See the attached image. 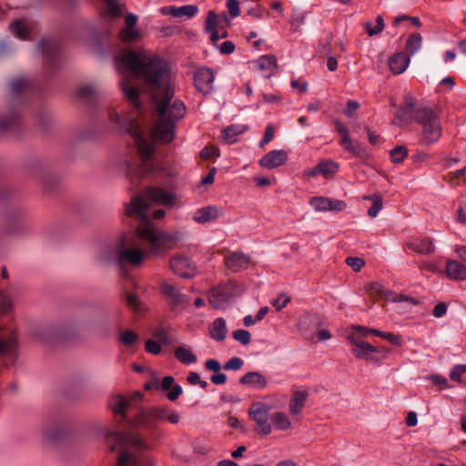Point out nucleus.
<instances>
[{
  "label": "nucleus",
  "mask_w": 466,
  "mask_h": 466,
  "mask_svg": "<svg viewBox=\"0 0 466 466\" xmlns=\"http://www.w3.org/2000/svg\"><path fill=\"white\" fill-rule=\"evenodd\" d=\"M272 420L276 426L282 431L288 430L291 425L288 416L282 412L274 413L272 415Z\"/></svg>",
  "instance_id": "nucleus-45"
},
{
  "label": "nucleus",
  "mask_w": 466,
  "mask_h": 466,
  "mask_svg": "<svg viewBox=\"0 0 466 466\" xmlns=\"http://www.w3.org/2000/svg\"><path fill=\"white\" fill-rule=\"evenodd\" d=\"M102 434L108 441H113L111 451H119L116 466H154L147 457L135 452L150 449L139 433L112 431L104 428Z\"/></svg>",
  "instance_id": "nucleus-4"
},
{
  "label": "nucleus",
  "mask_w": 466,
  "mask_h": 466,
  "mask_svg": "<svg viewBox=\"0 0 466 466\" xmlns=\"http://www.w3.org/2000/svg\"><path fill=\"white\" fill-rule=\"evenodd\" d=\"M369 334H370V329L365 327L357 326L354 328V332L349 336V339L352 345L351 352L358 359L372 361L378 360L375 354L382 351V349L380 350L378 347H374L363 339V338L367 337ZM383 351H385V350H383Z\"/></svg>",
  "instance_id": "nucleus-7"
},
{
  "label": "nucleus",
  "mask_w": 466,
  "mask_h": 466,
  "mask_svg": "<svg viewBox=\"0 0 466 466\" xmlns=\"http://www.w3.org/2000/svg\"><path fill=\"white\" fill-rule=\"evenodd\" d=\"M198 12V7L195 5H186L182 6H174L170 10V15L173 17L182 18H191L195 16Z\"/></svg>",
  "instance_id": "nucleus-33"
},
{
  "label": "nucleus",
  "mask_w": 466,
  "mask_h": 466,
  "mask_svg": "<svg viewBox=\"0 0 466 466\" xmlns=\"http://www.w3.org/2000/svg\"><path fill=\"white\" fill-rule=\"evenodd\" d=\"M445 271L448 278L451 279H466V266L457 260L447 259Z\"/></svg>",
  "instance_id": "nucleus-24"
},
{
  "label": "nucleus",
  "mask_w": 466,
  "mask_h": 466,
  "mask_svg": "<svg viewBox=\"0 0 466 466\" xmlns=\"http://www.w3.org/2000/svg\"><path fill=\"white\" fill-rule=\"evenodd\" d=\"M227 6L232 17H237L239 15V4L238 0H228Z\"/></svg>",
  "instance_id": "nucleus-60"
},
{
  "label": "nucleus",
  "mask_w": 466,
  "mask_h": 466,
  "mask_svg": "<svg viewBox=\"0 0 466 466\" xmlns=\"http://www.w3.org/2000/svg\"><path fill=\"white\" fill-rule=\"evenodd\" d=\"M309 393L307 390H296L293 392L289 401V412L297 415L301 412L308 400Z\"/></svg>",
  "instance_id": "nucleus-27"
},
{
  "label": "nucleus",
  "mask_w": 466,
  "mask_h": 466,
  "mask_svg": "<svg viewBox=\"0 0 466 466\" xmlns=\"http://www.w3.org/2000/svg\"><path fill=\"white\" fill-rule=\"evenodd\" d=\"M365 28L369 35L372 36L380 34L384 29V20L381 15H378L376 18V25L374 27L371 26L370 22H367L365 24Z\"/></svg>",
  "instance_id": "nucleus-47"
},
{
  "label": "nucleus",
  "mask_w": 466,
  "mask_h": 466,
  "mask_svg": "<svg viewBox=\"0 0 466 466\" xmlns=\"http://www.w3.org/2000/svg\"><path fill=\"white\" fill-rule=\"evenodd\" d=\"M56 329H54L52 331L49 329H44L38 334V338L46 343H53L56 339Z\"/></svg>",
  "instance_id": "nucleus-54"
},
{
  "label": "nucleus",
  "mask_w": 466,
  "mask_h": 466,
  "mask_svg": "<svg viewBox=\"0 0 466 466\" xmlns=\"http://www.w3.org/2000/svg\"><path fill=\"white\" fill-rule=\"evenodd\" d=\"M126 302L127 304V306L131 309H133L134 310H138L139 309V299L137 298V295L131 293V292H127L126 293Z\"/></svg>",
  "instance_id": "nucleus-55"
},
{
  "label": "nucleus",
  "mask_w": 466,
  "mask_h": 466,
  "mask_svg": "<svg viewBox=\"0 0 466 466\" xmlns=\"http://www.w3.org/2000/svg\"><path fill=\"white\" fill-rule=\"evenodd\" d=\"M145 194L146 198L137 195L125 204V219L136 222L132 226L134 233L118 236L103 246L97 255L99 261L114 263L120 268L127 264L137 266L146 254L155 256L176 244L177 235L160 229L151 221V218H162L166 212L163 209L153 211L149 203L172 206L175 195L154 187H147Z\"/></svg>",
  "instance_id": "nucleus-2"
},
{
  "label": "nucleus",
  "mask_w": 466,
  "mask_h": 466,
  "mask_svg": "<svg viewBox=\"0 0 466 466\" xmlns=\"http://www.w3.org/2000/svg\"><path fill=\"white\" fill-rule=\"evenodd\" d=\"M81 334V327L79 323H64L60 325V341L73 340Z\"/></svg>",
  "instance_id": "nucleus-30"
},
{
  "label": "nucleus",
  "mask_w": 466,
  "mask_h": 466,
  "mask_svg": "<svg viewBox=\"0 0 466 466\" xmlns=\"http://www.w3.org/2000/svg\"><path fill=\"white\" fill-rule=\"evenodd\" d=\"M218 25L217 15L214 11H209L206 19V30L213 31Z\"/></svg>",
  "instance_id": "nucleus-57"
},
{
  "label": "nucleus",
  "mask_w": 466,
  "mask_h": 466,
  "mask_svg": "<svg viewBox=\"0 0 466 466\" xmlns=\"http://www.w3.org/2000/svg\"><path fill=\"white\" fill-rule=\"evenodd\" d=\"M170 269L177 275L190 279L196 274L195 264L186 256L177 254L170 259Z\"/></svg>",
  "instance_id": "nucleus-14"
},
{
  "label": "nucleus",
  "mask_w": 466,
  "mask_h": 466,
  "mask_svg": "<svg viewBox=\"0 0 466 466\" xmlns=\"http://www.w3.org/2000/svg\"><path fill=\"white\" fill-rule=\"evenodd\" d=\"M448 309V306L445 302H439L432 310V315L436 318L443 317Z\"/></svg>",
  "instance_id": "nucleus-61"
},
{
  "label": "nucleus",
  "mask_w": 466,
  "mask_h": 466,
  "mask_svg": "<svg viewBox=\"0 0 466 466\" xmlns=\"http://www.w3.org/2000/svg\"><path fill=\"white\" fill-rule=\"evenodd\" d=\"M239 289L238 283L234 281L216 287L211 289L208 301L213 308L221 309L228 302L231 297L240 292Z\"/></svg>",
  "instance_id": "nucleus-9"
},
{
  "label": "nucleus",
  "mask_w": 466,
  "mask_h": 466,
  "mask_svg": "<svg viewBox=\"0 0 466 466\" xmlns=\"http://www.w3.org/2000/svg\"><path fill=\"white\" fill-rule=\"evenodd\" d=\"M410 64V57L407 54L400 52L393 55L389 61L392 73L399 75L403 73Z\"/></svg>",
  "instance_id": "nucleus-25"
},
{
  "label": "nucleus",
  "mask_w": 466,
  "mask_h": 466,
  "mask_svg": "<svg viewBox=\"0 0 466 466\" xmlns=\"http://www.w3.org/2000/svg\"><path fill=\"white\" fill-rule=\"evenodd\" d=\"M415 122L421 127L423 142L433 144L441 136V126L438 115L430 106H419L415 111Z\"/></svg>",
  "instance_id": "nucleus-6"
},
{
  "label": "nucleus",
  "mask_w": 466,
  "mask_h": 466,
  "mask_svg": "<svg viewBox=\"0 0 466 466\" xmlns=\"http://www.w3.org/2000/svg\"><path fill=\"white\" fill-rule=\"evenodd\" d=\"M304 19H305L304 13H302L297 9H294L292 11L290 23H291V25L294 28V30H298V28L304 23Z\"/></svg>",
  "instance_id": "nucleus-51"
},
{
  "label": "nucleus",
  "mask_w": 466,
  "mask_h": 466,
  "mask_svg": "<svg viewBox=\"0 0 466 466\" xmlns=\"http://www.w3.org/2000/svg\"><path fill=\"white\" fill-rule=\"evenodd\" d=\"M220 216V210L215 206H208L198 209L194 214V220L198 223H206L218 218Z\"/></svg>",
  "instance_id": "nucleus-26"
},
{
  "label": "nucleus",
  "mask_w": 466,
  "mask_h": 466,
  "mask_svg": "<svg viewBox=\"0 0 466 466\" xmlns=\"http://www.w3.org/2000/svg\"><path fill=\"white\" fill-rule=\"evenodd\" d=\"M228 333L226 320L223 318H218L211 325L209 335L218 341H222L226 339Z\"/></svg>",
  "instance_id": "nucleus-31"
},
{
  "label": "nucleus",
  "mask_w": 466,
  "mask_h": 466,
  "mask_svg": "<svg viewBox=\"0 0 466 466\" xmlns=\"http://www.w3.org/2000/svg\"><path fill=\"white\" fill-rule=\"evenodd\" d=\"M214 78V74L209 68L202 67L195 72L194 85L198 91L208 94L213 88Z\"/></svg>",
  "instance_id": "nucleus-17"
},
{
  "label": "nucleus",
  "mask_w": 466,
  "mask_h": 466,
  "mask_svg": "<svg viewBox=\"0 0 466 466\" xmlns=\"http://www.w3.org/2000/svg\"><path fill=\"white\" fill-rule=\"evenodd\" d=\"M161 289L164 295L170 300L172 307L188 302L187 297L180 293L177 287L170 283H164Z\"/></svg>",
  "instance_id": "nucleus-22"
},
{
  "label": "nucleus",
  "mask_w": 466,
  "mask_h": 466,
  "mask_svg": "<svg viewBox=\"0 0 466 466\" xmlns=\"http://www.w3.org/2000/svg\"><path fill=\"white\" fill-rule=\"evenodd\" d=\"M466 372V365H455L450 371V377L454 381H461V376Z\"/></svg>",
  "instance_id": "nucleus-52"
},
{
  "label": "nucleus",
  "mask_w": 466,
  "mask_h": 466,
  "mask_svg": "<svg viewBox=\"0 0 466 466\" xmlns=\"http://www.w3.org/2000/svg\"><path fill=\"white\" fill-rule=\"evenodd\" d=\"M143 398L141 392L134 393L129 399L121 394H116L108 399L107 404L114 415L122 421H126L133 430L142 429L147 433L150 441L160 438V427L158 421L167 420L171 424L180 421L179 414L171 410L167 406H152L148 408L139 407L134 417L127 419V410L133 402Z\"/></svg>",
  "instance_id": "nucleus-3"
},
{
  "label": "nucleus",
  "mask_w": 466,
  "mask_h": 466,
  "mask_svg": "<svg viewBox=\"0 0 466 466\" xmlns=\"http://www.w3.org/2000/svg\"><path fill=\"white\" fill-rule=\"evenodd\" d=\"M339 165L332 160L320 161L312 170L311 175L315 176L318 174L322 175L325 177H329L337 173Z\"/></svg>",
  "instance_id": "nucleus-28"
},
{
  "label": "nucleus",
  "mask_w": 466,
  "mask_h": 466,
  "mask_svg": "<svg viewBox=\"0 0 466 466\" xmlns=\"http://www.w3.org/2000/svg\"><path fill=\"white\" fill-rule=\"evenodd\" d=\"M205 368L214 372H218L221 370V365L218 360L215 359H208L205 361Z\"/></svg>",
  "instance_id": "nucleus-64"
},
{
  "label": "nucleus",
  "mask_w": 466,
  "mask_h": 466,
  "mask_svg": "<svg viewBox=\"0 0 466 466\" xmlns=\"http://www.w3.org/2000/svg\"><path fill=\"white\" fill-rule=\"evenodd\" d=\"M41 435L43 445L47 449L58 444V418L55 411L46 415L42 421Z\"/></svg>",
  "instance_id": "nucleus-10"
},
{
  "label": "nucleus",
  "mask_w": 466,
  "mask_h": 466,
  "mask_svg": "<svg viewBox=\"0 0 466 466\" xmlns=\"http://www.w3.org/2000/svg\"><path fill=\"white\" fill-rule=\"evenodd\" d=\"M345 261L354 271H360L365 264L362 258L357 257H348Z\"/></svg>",
  "instance_id": "nucleus-53"
},
{
  "label": "nucleus",
  "mask_w": 466,
  "mask_h": 466,
  "mask_svg": "<svg viewBox=\"0 0 466 466\" xmlns=\"http://www.w3.org/2000/svg\"><path fill=\"white\" fill-rule=\"evenodd\" d=\"M367 291L373 297L385 299H395L393 293L385 289L383 286L378 282L370 283L366 288Z\"/></svg>",
  "instance_id": "nucleus-34"
},
{
  "label": "nucleus",
  "mask_w": 466,
  "mask_h": 466,
  "mask_svg": "<svg viewBox=\"0 0 466 466\" xmlns=\"http://www.w3.org/2000/svg\"><path fill=\"white\" fill-rule=\"evenodd\" d=\"M310 205L318 211H328L330 207V198L325 197H314L310 199Z\"/></svg>",
  "instance_id": "nucleus-42"
},
{
  "label": "nucleus",
  "mask_w": 466,
  "mask_h": 466,
  "mask_svg": "<svg viewBox=\"0 0 466 466\" xmlns=\"http://www.w3.org/2000/svg\"><path fill=\"white\" fill-rule=\"evenodd\" d=\"M422 45V37L419 33H413L410 35L406 42V50L410 55L413 56L416 52H418Z\"/></svg>",
  "instance_id": "nucleus-37"
},
{
  "label": "nucleus",
  "mask_w": 466,
  "mask_h": 466,
  "mask_svg": "<svg viewBox=\"0 0 466 466\" xmlns=\"http://www.w3.org/2000/svg\"><path fill=\"white\" fill-rule=\"evenodd\" d=\"M17 337L15 330L0 327V357L15 360L17 357Z\"/></svg>",
  "instance_id": "nucleus-13"
},
{
  "label": "nucleus",
  "mask_w": 466,
  "mask_h": 466,
  "mask_svg": "<svg viewBox=\"0 0 466 466\" xmlns=\"http://www.w3.org/2000/svg\"><path fill=\"white\" fill-rule=\"evenodd\" d=\"M250 258L242 252H232L225 257V264L233 272H238L248 268Z\"/></svg>",
  "instance_id": "nucleus-19"
},
{
  "label": "nucleus",
  "mask_w": 466,
  "mask_h": 466,
  "mask_svg": "<svg viewBox=\"0 0 466 466\" xmlns=\"http://www.w3.org/2000/svg\"><path fill=\"white\" fill-rule=\"evenodd\" d=\"M153 337L164 345H169L173 342L172 337L162 328L156 329L153 331Z\"/></svg>",
  "instance_id": "nucleus-48"
},
{
  "label": "nucleus",
  "mask_w": 466,
  "mask_h": 466,
  "mask_svg": "<svg viewBox=\"0 0 466 466\" xmlns=\"http://www.w3.org/2000/svg\"><path fill=\"white\" fill-rule=\"evenodd\" d=\"M268 412L269 407L262 402H254L248 410V415L256 422L257 431L261 435H268L272 431Z\"/></svg>",
  "instance_id": "nucleus-12"
},
{
  "label": "nucleus",
  "mask_w": 466,
  "mask_h": 466,
  "mask_svg": "<svg viewBox=\"0 0 466 466\" xmlns=\"http://www.w3.org/2000/svg\"><path fill=\"white\" fill-rule=\"evenodd\" d=\"M274 134H275V129H274L273 126H271V125L267 126L264 137H263L262 140L259 142V146L262 147L265 145H267L268 143H269L272 140V138L274 137Z\"/></svg>",
  "instance_id": "nucleus-58"
},
{
  "label": "nucleus",
  "mask_w": 466,
  "mask_h": 466,
  "mask_svg": "<svg viewBox=\"0 0 466 466\" xmlns=\"http://www.w3.org/2000/svg\"><path fill=\"white\" fill-rule=\"evenodd\" d=\"M336 130L341 135L340 145L352 155L361 158L368 159L370 157L368 149L360 143H353L349 136V129L344 124L336 120L334 121Z\"/></svg>",
  "instance_id": "nucleus-11"
},
{
  "label": "nucleus",
  "mask_w": 466,
  "mask_h": 466,
  "mask_svg": "<svg viewBox=\"0 0 466 466\" xmlns=\"http://www.w3.org/2000/svg\"><path fill=\"white\" fill-rule=\"evenodd\" d=\"M146 350L151 354L157 355L161 352L160 345L152 339H147L146 341Z\"/></svg>",
  "instance_id": "nucleus-59"
},
{
  "label": "nucleus",
  "mask_w": 466,
  "mask_h": 466,
  "mask_svg": "<svg viewBox=\"0 0 466 466\" xmlns=\"http://www.w3.org/2000/svg\"><path fill=\"white\" fill-rule=\"evenodd\" d=\"M419 107L418 101L410 95L404 96L403 105L396 111L395 116L400 122L409 124L415 116V111Z\"/></svg>",
  "instance_id": "nucleus-16"
},
{
  "label": "nucleus",
  "mask_w": 466,
  "mask_h": 466,
  "mask_svg": "<svg viewBox=\"0 0 466 466\" xmlns=\"http://www.w3.org/2000/svg\"><path fill=\"white\" fill-rule=\"evenodd\" d=\"M287 159L285 150H271L259 160V165L267 168H275L285 164Z\"/></svg>",
  "instance_id": "nucleus-20"
},
{
  "label": "nucleus",
  "mask_w": 466,
  "mask_h": 466,
  "mask_svg": "<svg viewBox=\"0 0 466 466\" xmlns=\"http://www.w3.org/2000/svg\"><path fill=\"white\" fill-rule=\"evenodd\" d=\"M289 300V297L286 295H279L277 299L272 300V305L279 311L288 305Z\"/></svg>",
  "instance_id": "nucleus-56"
},
{
  "label": "nucleus",
  "mask_w": 466,
  "mask_h": 466,
  "mask_svg": "<svg viewBox=\"0 0 466 466\" xmlns=\"http://www.w3.org/2000/svg\"><path fill=\"white\" fill-rule=\"evenodd\" d=\"M41 181L46 192H52L56 186L55 175H52L47 169H43Z\"/></svg>",
  "instance_id": "nucleus-41"
},
{
  "label": "nucleus",
  "mask_w": 466,
  "mask_h": 466,
  "mask_svg": "<svg viewBox=\"0 0 466 466\" xmlns=\"http://www.w3.org/2000/svg\"><path fill=\"white\" fill-rule=\"evenodd\" d=\"M6 231L12 235H22L25 226L22 221V211L16 208L8 209L5 213Z\"/></svg>",
  "instance_id": "nucleus-15"
},
{
  "label": "nucleus",
  "mask_w": 466,
  "mask_h": 466,
  "mask_svg": "<svg viewBox=\"0 0 466 466\" xmlns=\"http://www.w3.org/2000/svg\"><path fill=\"white\" fill-rule=\"evenodd\" d=\"M261 74L264 77L268 78L272 76L275 68H276V58L273 56H262L257 61Z\"/></svg>",
  "instance_id": "nucleus-29"
},
{
  "label": "nucleus",
  "mask_w": 466,
  "mask_h": 466,
  "mask_svg": "<svg viewBox=\"0 0 466 466\" xmlns=\"http://www.w3.org/2000/svg\"><path fill=\"white\" fill-rule=\"evenodd\" d=\"M10 30L17 38L22 40L28 39L31 33V29L23 19L15 20L10 25Z\"/></svg>",
  "instance_id": "nucleus-32"
},
{
  "label": "nucleus",
  "mask_w": 466,
  "mask_h": 466,
  "mask_svg": "<svg viewBox=\"0 0 466 466\" xmlns=\"http://www.w3.org/2000/svg\"><path fill=\"white\" fill-rule=\"evenodd\" d=\"M359 108H360V104L357 101L350 100L347 103V106L344 109L343 113L347 116L351 117V116H353V114L355 113V111L358 110Z\"/></svg>",
  "instance_id": "nucleus-62"
},
{
  "label": "nucleus",
  "mask_w": 466,
  "mask_h": 466,
  "mask_svg": "<svg viewBox=\"0 0 466 466\" xmlns=\"http://www.w3.org/2000/svg\"><path fill=\"white\" fill-rule=\"evenodd\" d=\"M105 3L106 14L111 17H119L122 15L121 5L118 0H103Z\"/></svg>",
  "instance_id": "nucleus-40"
},
{
  "label": "nucleus",
  "mask_w": 466,
  "mask_h": 466,
  "mask_svg": "<svg viewBox=\"0 0 466 466\" xmlns=\"http://www.w3.org/2000/svg\"><path fill=\"white\" fill-rule=\"evenodd\" d=\"M245 128L242 126L231 125L227 128L223 129V137L228 143L232 144L236 140V136H238V134H242Z\"/></svg>",
  "instance_id": "nucleus-39"
},
{
  "label": "nucleus",
  "mask_w": 466,
  "mask_h": 466,
  "mask_svg": "<svg viewBox=\"0 0 466 466\" xmlns=\"http://www.w3.org/2000/svg\"><path fill=\"white\" fill-rule=\"evenodd\" d=\"M366 199L372 202L371 207L368 209V215L371 218H375L382 208V198L380 196L372 195L366 197Z\"/></svg>",
  "instance_id": "nucleus-43"
},
{
  "label": "nucleus",
  "mask_w": 466,
  "mask_h": 466,
  "mask_svg": "<svg viewBox=\"0 0 466 466\" xmlns=\"http://www.w3.org/2000/svg\"><path fill=\"white\" fill-rule=\"evenodd\" d=\"M183 390L180 385H173L171 388V391L167 393V397L169 400L175 401L178 399V397L182 394Z\"/></svg>",
  "instance_id": "nucleus-63"
},
{
  "label": "nucleus",
  "mask_w": 466,
  "mask_h": 466,
  "mask_svg": "<svg viewBox=\"0 0 466 466\" xmlns=\"http://www.w3.org/2000/svg\"><path fill=\"white\" fill-rule=\"evenodd\" d=\"M119 341L126 347H131L139 341V336L133 330L123 329L118 335Z\"/></svg>",
  "instance_id": "nucleus-36"
},
{
  "label": "nucleus",
  "mask_w": 466,
  "mask_h": 466,
  "mask_svg": "<svg viewBox=\"0 0 466 466\" xmlns=\"http://www.w3.org/2000/svg\"><path fill=\"white\" fill-rule=\"evenodd\" d=\"M13 307L12 295L9 289H3L0 290V313L6 314Z\"/></svg>",
  "instance_id": "nucleus-38"
},
{
  "label": "nucleus",
  "mask_w": 466,
  "mask_h": 466,
  "mask_svg": "<svg viewBox=\"0 0 466 466\" xmlns=\"http://www.w3.org/2000/svg\"><path fill=\"white\" fill-rule=\"evenodd\" d=\"M244 365V360L238 357L230 358L223 366L226 370H238Z\"/></svg>",
  "instance_id": "nucleus-50"
},
{
  "label": "nucleus",
  "mask_w": 466,
  "mask_h": 466,
  "mask_svg": "<svg viewBox=\"0 0 466 466\" xmlns=\"http://www.w3.org/2000/svg\"><path fill=\"white\" fill-rule=\"evenodd\" d=\"M31 88L30 81L25 77L15 78L10 83L11 98L7 111L0 113V132L15 128L18 125L20 107L26 102V93Z\"/></svg>",
  "instance_id": "nucleus-5"
},
{
  "label": "nucleus",
  "mask_w": 466,
  "mask_h": 466,
  "mask_svg": "<svg viewBox=\"0 0 466 466\" xmlns=\"http://www.w3.org/2000/svg\"><path fill=\"white\" fill-rule=\"evenodd\" d=\"M243 385L252 387L256 390H264L268 387L267 378L258 371H248L239 379Z\"/></svg>",
  "instance_id": "nucleus-21"
},
{
  "label": "nucleus",
  "mask_w": 466,
  "mask_h": 466,
  "mask_svg": "<svg viewBox=\"0 0 466 466\" xmlns=\"http://www.w3.org/2000/svg\"><path fill=\"white\" fill-rule=\"evenodd\" d=\"M370 334H374L376 336L384 338L388 341H390L393 345H400L401 342V338L400 335H396L390 332H383L378 329H370Z\"/></svg>",
  "instance_id": "nucleus-46"
},
{
  "label": "nucleus",
  "mask_w": 466,
  "mask_h": 466,
  "mask_svg": "<svg viewBox=\"0 0 466 466\" xmlns=\"http://www.w3.org/2000/svg\"><path fill=\"white\" fill-rule=\"evenodd\" d=\"M175 357L183 364L189 365L195 363L198 359L195 354L192 353L190 349L186 347H177L174 351Z\"/></svg>",
  "instance_id": "nucleus-35"
},
{
  "label": "nucleus",
  "mask_w": 466,
  "mask_h": 466,
  "mask_svg": "<svg viewBox=\"0 0 466 466\" xmlns=\"http://www.w3.org/2000/svg\"><path fill=\"white\" fill-rule=\"evenodd\" d=\"M137 16L134 14H128L125 18L126 27L119 32V36L123 42H135L141 37L140 32L136 29Z\"/></svg>",
  "instance_id": "nucleus-18"
},
{
  "label": "nucleus",
  "mask_w": 466,
  "mask_h": 466,
  "mask_svg": "<svg viewBox=\"0 0 466 466\" xmlns=\"http://www.w3.org/2000/svg\"><path fill=\"white\" fill-rule=\"evenodd\" d=\"M232 337L235 340L240 342L242 345H248L251 339L249 331L246 329H237L233 331Z\"/></svg>",
  "instance_id": "nucleus-49"
},
{
  "label": "nucleus",
  "mask_w": 466,
  "mask_h": 466,
  "mask_svg": "<svg viewBox=\"0 0 466 466\" xmlns=\"http://www.w3.org/2000/svg\"><path fill=\"white\" fill-rule=\"evenodd\" d=\"M36 52L42 56L46 76H55L58 53V45L56 38L43 37L36 46Z\"/></svg>",
  "instance_id": "nucleus-8"
},
{
  "label": "nucleus",
  "mask_w": 466,
  "mask_h": 466,
  "mask_svg": "<svg viewBox=\"0 0 466 466\" xmlns=\"http://www.w3.org/2000/svg\"><path fill=\"white\" fill-rule=\"evenodd\" d=\"M406 247L418 254H430L434 251V245L431 238H412L406 243Z\"/></svg>",
  "instance_id": "nucleus-23"
},
{
  "label": "nucleus",
  "mask_w": 466,
  "mask_h": 466,
  "mask_svg": "<svg viewBox=\"0 0 466 466\" xmlns=\"http://www.w3.org/2000/svg\"><path fill=\"white\" fill-rule=\"evenodd\" d=\"M408 156V149L405 146H397L390 150V158L393 163H400Z\"/></svg>",
  "instance_id": "nucleus-44"
},
{
  "label": "nucleus",
  "mask_w": 466,
  "mask_h": 466,
  "mask_svg": "<svg viewBox=\"0 0 466 466\" xmlns=\"http://www.w3.org/2000/svg\"><path fill=\"white\" fill-rule=\"evenodd\" d=\"M121 73L120 88L133 106V111L120 116L110 103L100 102L95 84H86L77 90V97L88 107L106 116L111 127L132 139L137 158L125 161L131 184L156 172L159 164L155 144H167L175 137L176 122L186 115L181 100L171 102V69L167 62L149 51L125 49L116 57Z\"/></svg>",
  "instance_id": "nucleus-1"
}]
</instances>
